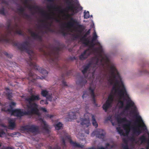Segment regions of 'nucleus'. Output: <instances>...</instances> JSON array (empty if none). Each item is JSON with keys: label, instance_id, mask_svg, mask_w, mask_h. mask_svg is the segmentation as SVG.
Here are the masks:
<instances>
[{"label": "nucleus", "instance_id": "nucleus-1", "mask_svg": "<svg viewBox=\"0 0 149 149\" xmlns=\"http://www.w3.org/2000/svg\"><path fill=\"white\" fill-rule=\"evenodd\" d=\"M104 76H107L108 81L110 84H114V85L112 88V91H114L115 93L118 92V95L121 99L122 97H127V99L125 100L127 101V104L125 107V110H128L130 108L133 109L132 113L135 114L137 120L135 123L136 125V122L138 121L143 123V125L141 126L138 125L137 127H133L132 132L134 134L138 136L141 133V130L139 128L141 127L143 130L145 131L147 130V127L143 123L141 117L138 115L136 106L134 102L130 99L129 95L127 94L125 86L124 85L120 74H109L107 76V74H104Z\"/></svg>", "mask_w": 149, "mask_h": 149}, {"label": "nucleus", "instance_id": "nucleus-2", "mask_svg": "<svg viewBox=\"0 0 149 149\" xmlns=\"http://www.w3.org/2000/svg\"><path fill=\"white\" fill-rule=\"evenodd\" d=\"M80 38V42L84 46L88 47V48L79 56V59L83 60L87 58L91 54L90 51L91 50L94 54L97 55L94 58L95 63L93 69H95V67L99 65H101L104 68V64L109 61V59L107 56L104 54L102 47L100 44L98 42L97 43L94 42V41L97 38H92L91 41L89 40V38Z\"/></svg>", "mask_w": 149, "mask_h": 149}, {"label": "nucleus", "instance_id": "nucleus-3", "mask_svg": "<svg viewBox=\"0 0 149 149\" xmlns=\"http://www.w3.org/2000/svg\"><path fill=\"white\" fill-rule=\"evenodd\" d=\"M73 30L81 33L85 29V27L82 25L80 24V22L76 19L70 17L69 21L67 23H64L60 26V31L63 34L65 35L66 32Z\"/></svg>", "mask_w": 149, "mask_h": 149}, {"label": "nucleus", "instance_id": "nucleus-4", "mask_svg": "<svg viewBox=\"0 0 149 149\" xmlns=\"http://www.w3.org/2000/svg\"><path fill=\"white\" fill-rule=\"evenodd\" d=\"M24 3L26 5V7L29 8L30 10H31L32 9L37 10L46 19H52V17L51 15L47 13L43 9L40 8L38 6H31L28 4V2L29 0H24Z\"/></svg>", "mask_w": 149, "mask_h": 149}, {"label": "nucleus", "instance_id": "nucleus-5", "mask_svg": "<svg viewBox=\"0 0 149 149\" xmlns=\"http://www.w3.org/2000/svg\"><path fill=\"white\" fill-rule=\"evenodd\" d=\"M61 139L63 148L66 146L65 140H67L69 141L70 144L74 147L82 148L84 146L82 145H81L79 143L73 141L72 140L71 136L68 135L67 133H65L64 135L61 137Z\"/></svg>", "mask_w": 149, "mask_h": 149}, {"label": "nucleus", "instance_id": "nucleus-6", "mask_svg": "<svg viewBox=\"0 0 149 149\" xmlns=\"http://www.w3.org/2000/svg\"><path fill=\"white\" fill-rule=\"evenodd\" d=\"M27 107L30 109V110L26 111V114L27 115H32L33 114L39 115V114L38 105L36 104H27Z\"/></svg>", "mask_w": 149, "mask_h": 149}, {"label": "nucleus", "instance_id": "nucleus-7", "mask_svg": "<svg viewBox=\"0 0 149 149\" xmlns=\"http://www.w3.org/2000/svg\"><path fill=\"white\" fill-rule=\"evenodd\" d=\"M7 30L9 34L11 35L12 33L15 32L16 33L21 34H22V30L20 29L18 25L15 23L13 26H11L10 23H9L7 25Z\"/></svg>", "mask_w": 149, "mask_h": 149}, {"label": "nucleus", "instance_id": "nucleus-8", "mask_svg": "<svg viewBox=\"0 0 149 149\" xmlns=\"http://www.w3.org/2000/svg\"><path fill=\"white\" fill-rule=\"evenodd\" d=\"M21 129L23 130L34 133H38L39 130V126L34 125H28L22 126Z\"/></svg>", "mask_w": 149, "mask_h": 149}, {"label": "nucleus", "instance_id": "nucleus-9", "mask_svg": "<svg viewBox=\"0 0 149 149\" xmlns=\"http://www.w3.org/2000/svg\"><path fill=\"white\" fill-rule=\"evenodd\" d=\"M66 3L68 6L65 9V10H66V9L70 10L72 12V15H73L74 14L78 13L79 10L77 9H79L80 10L82 9V7L81 6L75 7L73 5L72 3L71 2L68 0H67Z\"/></svg>", "mask_w": 149, "mask_h": 149}, {"label": "nucleus", "instance_id": "nucleus-10", "mask_svg": "<svg viewBox=\"0 0 149 149\" xmlns=\"http://www.w3.org/2000/svg\"><path fill=\"white\" fill-rule=\"evenodd\" d=\"M23 110L21 109H16L14 110L12 108H10L8 109H7V111L11 113L12 115L21 118L24 115H26V111H23Z\"/></svg>", "mask_w": 149, "mask_h": 149}, {"label": "nucleus", "instance_id": "nucleus-11", "mask_svg": "<svg viewBox=\"0 0 149 149\" xmlns=\"http://www.w3.org/2000/svg\"><path fill=\"white\" fill-rule=\"evenodd\" d=\"M106 135V132L105 131L102 129H97L94 131L91 134V136H96L102 140H104L105 136Z\"/></svg>", "mask_w": 149, "mask_h": 149}, {"label": "nucleus", "instance_id": "nucleus-12", "mask_svg": "<svg viewBox=\"0 0 149 149\" xmlns=\"http://www.w3.org/2000/svg\"><path fill=\"white\" fill-rule=\"evenodd\" d=\"M40 99L39 95H34L32 94L31 95L25 99L26 104H36L35 102Z\"/></svg>", "mask_w": 149, "mask_h": 149}, {"label": "nucleus", "instance_id": "nucleus-13", "mask_svg": "<svg viewBox=\"0 0 149 149\" xmlns=\"http://www.w3.org/2000/svg\"><path fill=\"white\" fill-rule=\"evenodd\" d=\"M116 119L118 123L119 124H121L124 122L127 123L126 124H123L122 125L124 129H126L127 128L129 127L130 126L131 122L127 120L126 118H121L118 116L117 117Z\"/></svg>", "mask_w": 149, "mask_h": 149}, {"label": "nucleus", "instance_id": "nucleus-14", "mask_svg": "<svg viewBox=\"0 0 149 149\" xmlns=\"http://www.w3.org/2000/svg\"><path fill=\"white\" fill-rule=\"evenodd\" d=\"M95 89V87H92L91 84L90 85V86L89 88L88 89L91 95V96L92 97V100L93 102V104H94L96 106L98 107V104L96 102V100L95 99V95L94 93V91Z\"/></svg>", "mask_w": 149, "mask_h": 149}, {"label": "nucleus", "instance_id": "nucleus-15", "mask_svg": "<svg viewBox=\"0 0 149 149\" xmlns=\"http://www.w3.org/2000/svg\"><path fill=\"white\" fill-rule=\"evenodd\" d=\"M86 82V77H84L83 76H80L76 81L77 85L81 87L85 85Z\"/></svg>", "mask_w": 149, "mask_h": 149}, {"label": "nucleus", "instance_id": "nucleus-16", "mask_svg": "<svg viewBox=\"0 0 149 149\" xmlns=\"http://www.w3.org/2000/svg\"><path fill=\"white\" fill-rule=\"evenodd\" d=\"M17 10L19 15H22L26 18L29 19L30 18V16L24 12L25 9L22 6H21L20 8H17Z\"/></svg>", "mask_w": 149, "mask_h": 149}, {"label": "nucleus", "instance_id": "nucleus-17", "mask_svg": "<svg viewBox=\"0 0 149 149\" xmlns=\"http://www.w3.org/2000/svg\"><path fill=\"white\" fill-rule=\"evenodd\" d=\"M41 22L43 23L42 25V27L46 29L47 30L49 31H52V29L50 28L51 24L48 22L47 21H45L44 20H42Z\"/></svg>", "mask_w": 149, "mask_h": 149}, {"label": "nucleus", "instance_id": "nucleus-18", "mask_svg": "<svg viewBox=\"0 0 149 149\" xmlns=\"http://www.w3.org/2000/svg\"><path fill=\"white\" fill-rule=\"evenodd\" d=\"M40 120L41 123V125L43 129L45 130L46 132H48L49 131V130L48 129V125L47 124L46 122L42 118H40Z\"/></svg>", "mask_w": 149, "mask_h": 149}, {"label": "nucleus", "instance_id": "nucleus-19", "mask_svg": "<svg viewBox=\"0 0 149 149\" xmlns=\"http://www.w3.org/2000/svg\"><path fill=\"white\" fill-rule=\"evenodd\" d=\"M80 119L81 120V125H85L87 127H88L91 124L89 117H88L84 119H82L81 118Z\"/></svg>", "mask_w": 149, "mask_h": 149}, {"label": "nucleus", "instance_id": "nucleus-20", "mask_svg": "<svg viewBox=\"0 0 149 149\" xmlns=\"http://www.w3.org/2000/svg\"><path fill=\"white\" fill-rule=\"evenodd\" d=\"M8 126L11 129H13L15 127V120L10 119L8 120Z\"/></svg>", "mask_w": 149, "mask_h": 149}, {"label": "nucleus", "instance_id": "nucleus-21", "mask_svg": "<svg viewBox=\"0 0 149 149\" xmlns=\"http://www.w3.org/2000/svg\"><path fill=\"white\" fill-rule=\"evenodd\" d=\"M92 66V63H89L85 66H84V69L82 71V72L84 74L87 73L89 71L90 68Z\"/></svg>", "mask_w": 149, "mask_h": 149}, {"label": "nucleus", "instance_id": "nucleus-22", "mask_svg": "<svg viewBox=\"0 0 149 149\" xmlns=\"http://www.w3.org/2000/svg\"><path fill=\"white\" fill-rule=\"evenodd\" d=\"M68 118L70 120H72L77 118L76 112H70L68 114Z\"/></svg>", "mask_w": 149, "mask_h": 149}, {"label": "nucleus", "instance_id": "nucleus-23", "mask_svg": "<svg viewBox=\"0 0 149 149\" xmlns=\"http://www.w3.org/2000/svg\"><path fill=\"white\" fill-rule=\"evenodd\" d=\"M41 95L43 97L48 98L49 99H51V95L49 94L48 91L46 90H42L41 92Z\"/></svg>", "mask_w": 149, "mask_h": 149}, {"label": "nucleus", "instance_id": "nucleus-24", "mask_svg": "<svg viewBox=\"0 0 149 149\" xmlns=\"http://www.w3.org/2000/svg\"><path fill=\"white\" fill-rule=\"evenodd\" d=\"M111 104L110 102H108V101H106L105 104H103L102 106L103 109L105 111V112H107L108 109L111 107Z\"/></svg>", "mask_w": 149, "mask_h": 149}, {"label": "nucleus", "instance_id": "nucleus-25", "mask_svg": "<svg viewBox=\"0 0 149 149\" xmlns=\"http://www.w3.org/2000/svg\"><path fill=\"white\" fill-rule=\"evenodd\" d=\"M141 141V143H144L146 142L147 141V139L144 134L141 135L139 139Z\"/></svg>", "mask_w": 149, "mask_h": 149}, {"label": "nucleus", "instance_id": "nucleus-26", "mask_svg": "<svg viewBox=\"0 0 149 149\" xmlns=\"http://www.w3.org/2000/svg\"><path fill=\"white\" fill-rule=\"evenodd\" d=\"M113 101V95L111 94H110L108 96V99L106 101L112 104Z\"/></svg>", "mask_w": 149, "mask_h": 149}, {"label": "nucleus", "instance_id": "nucleus-27", "mask_svg": "<svg viewBox=\"0 0 149 149\" xmlns=\"http://www.w3.org/2000/svg\"><path fill=\"white\" fill-rule=\"evenodd\" d=\"M92 123L93 125L95 126V128L98 127V124L95 120V117L94 115L92 116Z\"/></svg>", "mask_w": 149, "mask_h": 149}, {"label": "nucleus", "instance_id": "nucleus-28", "mask_svg": "<svg viewBox=\"0 0 149 149\" xmlns=\"http://www.w3.org/2000/svg\"><path fill=\"white\" fill-rule=\"evenodd\" d=\"M116 130L120 135L123 136H125V134L123 130L120 127H118L116 128Z\"/></svg>", "mask_w": 149, "mask_h": 149}, {"label": "nucleus", "instance_id": "nucleus-29", "mask_svg": "<svg viewBox=\"0 0 149 149\" xmlns=\"http://www.w3.org/2000/svg\"><path fill=\"white\" fill-rule=\"evenodd\" d=\"M63 124L61 122H59L55 125L56 130H60L62 127Z\"/></svg>", "mask_w": 149, "mask_h": 149}, {"label": "nucleus", "instance_id": "nucleus-30", "mask_svg": "<svg viewBox=\"0 0 149 149\" xmlns=\"http://www.w3.org/2000/svg\"><path fill=\"white\" fill-rule=\"evenodd\" d=\"M123 141L125 142L126 143L125 144H122V147L123 148V149H130V148H129L127 142H126V140H125V139H123Z\"/></svg>", "mask_w": 149, "mask_h": 149}, {"label": "nucleus", "instance_id": "nucleus-31", "mask_svg": "<svg viewBox=\"0 0 149 149\" xmlns=\"http://www.w3.org/2000/svg\"><path fill=\"white\" fill-rule=\"evenodd\" d=\"M84 17L85 19H88L90 17L89 12L88 11L86 12L85 11L84 12Z\"/></svg>", "mask_w": 149, "mask_h": 149}, {"label": "nucleus", "instance_id": "nucleus-32", "mask_svg": "<svg viewBox=\"0 0 149 149\" xmlns=\"http://www.w3.org/2000/svg\"><path fill=\"white\" fill-rule=\"evenodd\" d=\"M110 146V145L109 143H106L105 144V147L104 148L103 147H100L96 148V149H107L108 147Z\"/></svg>", "mask_w": 149, "mask_h": 149}, {"label": "nucleus", "instance_id": "nucleus-33", "mask_svg": "<svg viewBox=\"0 0 149 149\" xmlns=\"http://www.w3.org/2000/svg\"><path fill=\"white\" fill-rule=\"evenodd\" d=\"M5 8L3 6L1 8H0V14L4 15H5Z\"/></svg>", "mask_w": 149, "mask_h": 149}, {"label": "nucleus", "instance_id": "nucleus-34", "mask_svg": "<svg viewBox=\"0 0 149 149\" xmlns=\"http://www.w3.org/2000/svg\"><path fill=\"white\" fill-rule=\"evenodd\" d=\"M118 102L120 104V108H123L124 106V102L120 100H119L118 101Z\"/></svg>", "mask_w": 149, "mask_h": 149}, {"label": "nucleus", "instance_id": "nucleus-35", "mask_svg": "<svg viewBox=\"0 0 149 149\" xmlns=\"http://www.w3.org/2000/svg\"><path fill=\"white\" fill-rule=\"evenodd\" d=\"M91 29H89L84 34L83 37H87V36H88L90 33Z\"/></svg>", "mask_w": 149, "mask_h": 149}, {"label": "nucleus", "instance_id": "nucleus-36", "mask_svg": "<svg viewBox=\"0 0 149 149\" xmlns=\"http://www.w3.org/2000/svg\"><path fill=\"white\" fill-rule=\"evenodd\" d=\"M72 74V71L71 70H69L67 72L65 76L67 77H69Z\"/></svg>", "mask_w": 149, "mask_h": 149}, {"label": "nucleus", "instance_id": "nucleus-37", "mask_svg": "<svg viewBox=\"0 0 149 149\" xmlns=\"http://www.w3.org/2000/svg\"><path fill=\"white\" fill-rule=\"evenodd\" d=\"M40 103L42 105L44 104H48V102L47 100H42L40 101Z\"/></svg>", "mask_w": 149, "mask_h": 149}, {"label": "nucleus", "instance_id": "nucleus-38", "mask_svg": "<svg viewBox=\"0 0 149 149\" xmlns=\"http://www.w3.org/2000/svg\"><path fill=\"white\" fill-rule=\"evenodd\" d=\"M5 133L3 130L0 129V137H3L4 135H5Z\"/></svg>", "mask_w": 149, "mask_h": 149}, {"label": "nucleus", "instance_id": "nucleus-39", "mask_svg": "<svg viewBox=\"0 0 149 149\" xmlns=\"http://www.w3.org/2000/svg\"><path fill=\"white\" fill-rule=\"evenodd\" d=\"M7 96L8 97L9 99H10V98L11 97V93H7L6 94Z\"/></svg>", "mask_w": 149, "mask_h": 149}, {"label": "nucleus", "instance_id": "nucleus-40", "mask_svg": "<svg viewBox=\"0 0 149 149\" xmlns=\"http://www.w3.org/2000/svg\"><path fill=\"white\" fill-rule=\"evenodd\" d=\"M130 126L129 127H128V128H127V129H124L126 131V133L127 135H128V134H129V133L130 132Z\"/></svg>", "mask_w": 149, "mask_h": 149}, {"label": "nucleus", "instance_id": "nucleus-41", "mask_svg": "<svg viewBox=\"0 0 149 149\" xmlns=\"http://www.w3.org/2000/svg\"><path fill=\"white\" fill-rule=\"evenodd\" d=\"M48 149H60V147H59L57 146L56 148H54L53 149H52V147L51 146H49L48 147Z\"/></svg>", "mask_w": 149, "mask_h": 149}, {"label": "nucleus", "instance_id": "nucleus-42", "mask_svg": "<svg viewBox=\"0 0 149 149\" xmlns=\"http://www.w3.org/2000/svg\"><path fill=\"white\" fill-rule=\"evenodd\" d=\"M130 139L131 141H134L135 140V137L134 136H132L130 137Z\"/></svg>", "mask_w": 149, "mask_h": 149}, {"label": "nucleus", "instance_id": "nucleus-43", "mask_svg": "<svg viewBox=\"0 0 149 149\" xmlns=\"http://www.w3.org/2000/svg\"><path fill=\"white\" fill-rule=\"evenodd\" d=\"M1 3L6 5H8V2L5 0H2Z\"/></svg>", "mask_w": 149, "mask_h": 149}, {"label": "nucleus", "instance_id": "nucleus-44", "mask_svg": "<svg viewBox=\"0 0 149 149\" xmlns=\"http://www.w3.org/2000/svg\"><path fill=\"white\" fill-rule=\"evenodd\" d=\"M92 37H98V36L95 31H94L93 32Z\"/></svg>", "mask_w": 149, "mask_h": 149}, {"label": "nucleus", "instance_id": "nucleus-45", "mask_svg": "<svg viewBox=\"0 0 149 149\" xmlns=\"http://www.w3.org/2000/svg\"><path fill=\"white\" fill-rule=\"evenodd\" d=\"M62 84L63 86H67L66 84V83L65 82L64 80H63L62 81Z\"/></svg>", "mask_w": 149, "mask_h": 149}, {"label": "nucleus", "instance_id": "nucleus-46", "mask_svg": "<svg viewBox=\"0 0 149 149\" xmlns=\"http://www.w3.org/2000/svg\"><path fill=\"white\" fill-rule=\"evenodd\" d=\"M40 109L44 112H46L47 111V110L45 108L41 107L40 108Z\"/></svg>", "mask_w": 149, "mask_h": 149}, {"label": "nucleus", "instance_id": "nucleus-47", "mask_svg": "<svg viewBox=\"0 0 149 149\" xmlns=\"http://www.w3.org/2000/svg\"><path fill=\"white\" fill-rule=\"evenodd\" d=\"M31 35L33 36H35L36 35V33L35 32L32 31H31Z\"/></svg>", "mask_w": 149, "mask_h": 149}, {"label": "nucleus", "instance_id": "nucleus-48", "mask_svg": "<svg viewBox=\"0 0 149 149\" xmlns=\"http://www.w3.org/2000/svg\"><path fill=\"white\" fill-rule=\"evenodd\" d=\"M15 104L16 103L15 102H11L10 103V105L11 106H15Z\"/></svg>", "mask_w": 149, "mask_h": 149}, {"label": "nucleus", "instance_id": "nucleus-49", "mask_svg": "<svg viewBox=\"0 0 149 149\" xmlns=\"http://www.w3.org/2000/svg\"><path fill=\"white\" fill-rule=\"evenodd\" d=\"M4 55L6 56H7L8 57H10V56H9V55L8 54V53L7 52H4Z\"/></svg>", "mask_w": 149, "mask_h": 149}, {"label": "nucleus", "instance_id": "nucleus-50", "mask_svg": "<svg viewBox=\"0 0 149 149\" xmlns=\"http://www.w3.org/2000/svg\"><path fill=\"white\" fill-rule=\"evenodd\" d=\"M54 116L52 115H47V117L49 118H52Z\"/></svg>", "mask_w": 149, "mask_h": 149}, {"label": "nucleus", "instance_id": "nucleus-51", "mask_svg": "<svg viewBox=\"0 0 149 149\" xmlns=\"http://www.w3.org/2000/svg\"><path fill=\"white\" fill-rule=\"evenodd\" d=\"M13 149L10 147H6L4 149Z\"/></svg>", "mask_w": 149, "mask_h": 149}, {"label": "nucleus", "instance_id": "nucleus-52", "mask_svg": "<svg viewBox=\"0 0 149 149\" xmlns=\"http://www.w3.org/2000/svg\"><path fill=\"white\" fill-rule=\"evenodd\" d=\"M143 72L144 73H148V71L147 70H143Z\"/></svg>", "mask_w": 149, "mask_h": 149}, {"label": "nucleus", "instance_id": "nucleus-53", "mask_svg": "<svg viewBox=\"0 0 149 149\" xmlns=\"http://www.w3.org/2000/svg\"><path fill=\"white\" fill-rule=\"evenodd\" d=\"M114 146H115L114 145H113V144L111 145V146H110V149H111L112 148L114 147Z\"/></svg>", "mask_w": 149, "mask_h": 149}, {"label": "nucleus", "instance_id": "nucleus-54", "mask_svg": "<svg viewBox=\"0 0 149 149\" xmlns=\"http://www.w3.org/2000/svg\"><path fill=\"white\" fill-rule=\"evenodd\" d=\"M87 149H96V148L92 147L91 148H88Z\"/></svg>", "mask_w": 149, "mask_h": 149}, {"label": "nucleus", "instance_id": "nucleus-55", "mask_svg": "<svg viewBox=\"0 0 149 149\" xmlns=\"http://www.w3.org/2000/svg\"><path fill=\"white\" fill-rule=\"evenodd\" d=\"M89 131H88V130H86L85 131V133L88 134H89Z\"/></svg>", "mask_w": 149, "mask_h": 149}, {"label": "nucleus", "instance_id": "nucleus-56", "mask_svg": "<svg viewBox=\"0 0 149 149\" xmlns=\"http://www.w3.org/2000/svg\"><path fill=\"white\" fill-rule=\"evenodd\" d=\"M82 97L83 98H84V97H86V96H85V93H84L83 94V95L82 96Z\"/></svg>", "mask_w": 149, "mask_h": 149}, {"label": "nucleus", "instance_id": "nucleus-57", "mask_svg": "<svg viewBox=\"0 0 149 149\" xmlns=\"http://www.w3.org/2000/svg\"><path fill=\"white\" fill-rule=\"evenodd\" d=\"M111 118L110 117H107V120H109L111 119Z\"/></svg>", "mask_w": 149, "mask_h": 149}, {"label": "nucleus", "instance_id": "nucleus-58", "mask_svg": "<svg viewBox=\"0 0 149 149\" xmlns=\"http://www.w3.org/2000/svg\"><path fill=\"white\" fill-rule=\"evenodd\" d=\"M53 6H52L51 5L50 6H48V8H52Z\"/></svg>", "mask_w": 149, "mask_h": 149}, {"label": "nucleus", "instance_id": "nucleus-59", "mask_svg": "<svg viewBox=\"0 0 149 149\" xmlns=\"http://www.w3.org/2000/svg\"><path fill=\"white\" fill-rule=\"evenodd\" d=\"M56 21L58 22H59V20L56 18Z\"/></svg>", "mask_w": 149, "mask_h": 149}, {"label": "nucleus", "instance_id": "nucleus-60", "mask_svg": "<svg viewBox=\"0 0 149 149\" xmlns=\"http://www.w3.org/2000/svg\"><path fill=\"white\" fill-rule=\"evenodd\" d=\"M68 50H69V51H70V52H71L72 51V49H71L70 48Z\"/></svg>", "mask_w": 149, "mask_h": 149}, {"label": "nucleus", "instance_id": "nucleus-61", "mask_svg": "<svg viewBox=\"0 0 149 149\" xmlns=\"http://www.w3.org/2000/svg\"><path fill=\"white\" fill-rule=\"evenodd\" d=\"M54 0H48V1H50V2H53V1Z\"/></svg>", "mask_w": 149, "mask_h": 149}, {"label": "nucleus", "instance_id": "nucleus-62", "mask_svg": "<svg viewBox=\"0 0 149 149\" xmlns=\"http://www.w3.org/2000/svg\"><path fill=\"white\" fill-rule=\"evenodd\" d=\"M73 38V39L74 40L76 38Z\"/></svg>", "mask_w": 149, "mask_h": 149}, {"label": "nucleus", "instance_id": "nucleus-63", "mask_svg": "<svg viewBox=\"0 0 149 149\" xmlns=\"http://www.w3.org/2000/svg\"><path fill=\"white\" fill-rule=\"evenodd\" d=\"M71 43V42H70L68 44V45L70 44Z\"/></svg>", "mask_w": 149, "mask_h": 149}, {"label": "nucleus", "instance_id": "nucleus-64", "mask_svg": "<svg viewBox=\"0 0 149 149\" xmlns=\"http://www.w3.org/2000/svg\"><path fill=\"white\" fill-rule=\"evenodd\" d=\"M140 149H144L143 148H141Z\"/></svg>", "mask_w": 149, "mask_h": 149}]
</instances>
